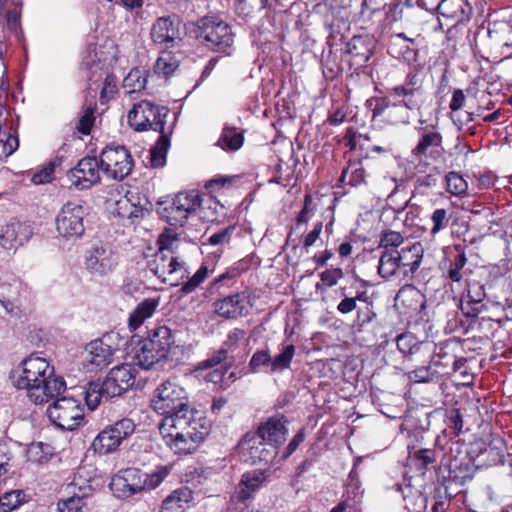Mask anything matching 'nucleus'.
I'll use <instances>...</instances> for the list:
<instances>
[{
    "label": "nucleus",
    "mask_w": 512,
    "mask_h": 512,
    "mask_svg": "<svg viewBox=\"0 0 512 512\" xmlns=\"http://www.w3.org/2000/svg\"><path fill=\"white\" fill-rule=\"evenodd\" d=\"M151 404L157 413L164 416L159 432L175 454L194 452L210 433V421L190 407L185 389L176 382L160 384L154 391Z\"/></svg>",
    "instance_id": "1"
},
{
    "label": "nucleus",
    "mask_w": 512,
    "mask_h": 512,
    "mask_svg": "<svg viewBox=\"0 0 512 512\" xmlns=\"http://www.w3.org/2000/svg\"><path fill=\"white\" fill-rule=\"evenodd\" d=\"M10 378L13 385L25 390L35 404L47 403L66 389V382L55 374L54 366L47 359L33 354L11 372Z\"/></svg>",
    "instance_id": "2"
},
{
    "label": "nucleus",
    "mask_w": 512,
    "mask_h": 512,
    "mask_svg": "<svg viewBox=\"0 0 512 512\" xmlns=\"http://www.w3.org/2000/svg\"><path fill=\"white\" fill-rule=\"evenodd\" d=\"M283 417H270L261 423L255 433H247L238 447L246 460L252 464L269 463L278 454L279 447L285 442L288 429Z\"/></svg>",
    "instance_id": "3"
},
{
    "label": "nucleus",
    "mask_w": 512,
    "mask_h": 512,
    "mask_svg": "<svg viewBox=\"0 0 512 512\" xmlns=\"http://www.w3.org/2000/svg\"><path fill=\"white\" fill-rule=\"evenodd\" d=\"M169 473L170 467L166 465L156 467L151 473L128 468L112 478L110 487L118 497H129L157 488Z\"/></svg>",
    "instance_id": "4"
},
{
    "label": "nucleus",
    "mask_w": 512,
    "mask_h": 512,
    "mask_svg": "<svg viewBox=\"0 0 512 512\" xmlns=\"http://www.w3.org/2000/svg\"><path fill=\"white\" fill-rule=\"evenodd\" d=\"M419 246L413 245L408 249L383 250L378 261V274L385 280L405 277L414 273L421 264Z\"/></svg>",
    "instance_id": "5"
},
{
    "label": "nucleus",
    "mask_w": 512,
    "mask_h": 512,
    "mask_svg": "<svg viewBox=\"0 0 512 512\" xmlns=\"http://www.w3.org/2000/svg\"><path fill=\"white\" fill-rule=\"evenodd\" d=\"M174 343V336L169 327L161 325L153 328L136 354L138 365L144 369H150L167 358Z\"/></svg>",
    "instance_id": "6"
},
{
    "label": "nucleus",
    "mask_w": 512,
    "mask_h": 512,
    "mask_svg": "<svg viewBox=\"0 0 512 512\" xmlns=\"http://www.w3.org/2000/svg\"><path fill=\"white\" fill-rule=\"evenodd\" d=\"M202 199L198 190L177 193L171 201L160 204L158 214L171 226H184L189 217L201 208Z\"/></svg>",
    "instance_id": "7"
},
{
    "label": "nucleus",
    "mask_w": 512,
    "mask_h": 512,
    "mask_svg": "<svg viewBox=\"0 0 512 512\" xmlns=\"http://www.w3.org/2000/svg\"><path fill=\"white\" fill-rule=\"evenodd\" d=\"M147 269L163 283L171 286L179 285L189 275L186 263L178 255L162 251L152 255L147 261Z\"/></svg>",
    "instance_id": "8"
},
{
    "label": "nucleus",
    "mask_w": 512,
    "mask_h": 512,
    "mask_svg": "<svg viewBox=\"0 0 512 512\" xmlns=\"http://www.w3.org/2000/svg\"><path fill=\"white\" fill-rule=\"evenodd\" d=\"M168 114L169 109L167 107L142 100L134 104L132 110L128 113V122L138 132L153 130L164 133L165 119Z\"/></svg>",
    "instance_id": "9"
},
{
    "label": "nucleus",
    "mask_w": 512,
    "mask_h": 512,
    "mask_svg": "<svg viewBox=\"0 0 512 512\" xmlns=\"http://www.w3.org/2000/svg\"><path fill=\"white\" fill-rule=\"evenodd\" d=\"M47 415L58 428L72 431L84 421V411L80 403L72 397H61L50 405Z\"/></svg>",
    "instance_id": "10"
},
{
    "label": "nucleus",
    "mask_w": 512,
    "mask_h": 512,
    "mask_svg": "<svg viewBox=\"0 0 512 512\" xmlns=\"http://www.w3.org/2000/svg\"><path fill=\"white\" fill-rule=\"evenodd\" d=\"M99 161L103 173L108 178L119 181L126 178L134 166L130 152L122 145L105 147L100 154Z\"/></svg>",
    "instance_id": "11"
},
{
    "label": "nucleus",
    "mask_w": 512,
    "mask_h": 512,
    "mask_svg": "<svg viewBox=\"0 0 512 512\" xmlns=\"http://www.w3.org/2000/svg\"><path fill=\"white\" fill-rule=\"evenodd\" d=\"M86 211L78 202L69 201L64 204L56 216V230L58 234L67 240L80 238L84 231V217Z\"/></svg>",
    "instance_id": "12"
},
{
    "label": "nucleus",
    "mask_w": 512,
    "mask_h": 512,
    "mask_svg": "<svg viewBox=\"0 0 512 512\" xmlns=\"http://www.w3.org/2000/svg\"><path fill=\"white\" fill-rule=\"evenodd\" d=\"M199 28L198 39L202 44L213 51L229 54L227 50L234 42V35L227 23L204 19Z\"/></svg>",
    "instance_id": "13"
},
{
    "label": "nucleus",
    "mask_w": 512,
    "mask_h": 512,
    "mask_svg": "<svg viewBox=\"0 0 512 512\" xmlns=\"http://www.w3.org/2000/svg\"><path fill=\"white\" fill-rule=\"evenodd\" d=\"M439 25L442 28V19L446 24L454 27L467 24L473 14V8L468 0H441L437 5Z\"/></svg>",
    "instance_id": "14"
},
{
    "label": "nucleus",
    "mask_w": 512,
    "mask_h": 512,
    "mask_svg": "<svg viewBox=\"0 0 512 512\" xmlns=\"http://www.w3.org/2000/svg\"><path fill=\"white\" fill-rule=\"evenodd\" d=\"M100 161L95 157H85L72 168L67 178L79 190L88 189L100 181Z\"/></svg>",
    "instance_id": "15"
},
{
    "label": "nucleus",
    "mask_w": 512,
    "mask_h": 512,
    "mask_svg": "<svg viewBox=\"0 0 512 512\" xmlns=\"http://www.w3.org/2000/svg\"><path fill=\"white\" fill-rule=\"evenodd\" d=\"M152 41L164 48L174 47L180 41V21L177 16L159 17L150 31Z\"/></svg>",
    "instance_id": "16"
},
{
    "label": "nucleus",
    "mask_w": 512,
    "mask_h": 512,
    "mask_svg": "<svg viewBox=\"0 0 512 512\" xmlns=\"http://www.w3.org/2000/svg\"><path fill=\"white\" fill-rule=\"evenodd\" d=\"M252 306L248 291L237 292L213 303L215 313L225 319H237L246 315Z\"/></svg>",
    "instance_id": "17"
},
{
    "label": "nucleus",
    "mask_w": 512,
    "mask_h": 512,
    "mask_svg": "<svg viewBox=\"0 0 512 512\" xmlns=\"http://www.w3.org/2000/svg\"><path fill=\"white\" fill-rule=\"evenodd\" d=\"M391 95L402 98V102L410 110L419 109L424 91L422 88V80L415 71L409 72L401 85L394 86L390 90Z\"/></svg>",
    "instance_id": "18"
},
{
    "label": "nucleus",
    "mask_w": 512,
    "mask_h": 512,
    "mask_svg": "<svg viewBox=\"0 0 512 512\" xmlns=\"http://www.w3.org/2000/svg\"><path fill=\"white\" fill-rule=\"evenodd\" d=\"M117 264V257L112 249L105 245H94L86 254V268L94 275H107Z\"/></svg>",
    "instance_id": "19"
},
{
    "label": "nucleus",
    "mask_w": 512,
    "mask_h": 512,
    "mask_svg": "<svg viewBox=\"0 0 512 512\" xmlns=\"http://www.w3.org/2000/svg\"><path fill=\"white\" fill-rule=\"evenodd\" d=\"M135 369L129 364H122L110 370L103 380L106 394L110 397L120 396L133 386Z\"/></svg>",
    "instance_id": "20"
},
{
    "label": "nucleus",
    "mask_w": 512,
    "mask_h": 512,
    "mask_svg": "<svg viewBox=\"0 0 512 512\" xmlns=\"http://www.w3.org/2000/svg\"><path fill=\"white\" fill-rule=\"evenodd\" d=\"M33 235V229L30 224L14 221L0 231V246L5 250H17L29 241Z\"/></svg>",
    "instance_id": "21"
},
{
    "label": "nucleus",
    "mask_w": 512,
    "mask_h": 512,
    "mask_svg": "<svg viewBox=\"0 0 512 512\" xmlns=\"http://www.w3.org/2000/svg\"><path fill=\"white\" fill-rule=\"evenodd\" d=\"M388 53L399 60L411 64L417 60L418 49L415 40L404 33L392 34L388 41Z\"/></svg>",
    "instance_id": "22"
},
{
    "label": "nucleus",
    "mask_w": 512,
    "mask_h": 512,
    "mask_svg": "<svg viewBox=\"0 0 512 512\" xmlns=\"http://www.w3.org/2000/svg\"><path fill=\"white\" fill-rule=\"evenodd\" d=\"M110 336L91 341L87 347L86 361L96 368L102 369L113 361L114 349L107 343Z\"/></svg>",
    "instance_id": "23"
},
{
    "label": "nucleus",
    "mask_w": 512,
    "mask_h": 512,
    "mask_svg": "<svg viewBox=\"0 0 512 512\" xmlns=\"http://www.w3.org/2000/svg\"><path fill=\"white\" fill-rule=\"evenodd\" d=\"M398 350L410 360L413 357H426L427 360L432 357V345L430 343L418 342L410 333H404L396 338Z\"/></svg>",
    "instance_id": "24"
},
{
    "label": "nucleus",
    "mask_w": 512,
    "mask_h": 512,
    "mask_svg": "<svg viewBox=\"0 0 512 512\" xmlns=\"http://www.w3.org/2000/svg\"><path fill=\"white\" fill-rule=\"evenodd\" d=\"M161 303V296L155 295L143 299L134 310L130 313L128 318V326L131 331L139 328L146 319L151 318L156 312Z\"/></svg>",
    "instance_id": "25"
},
{
    "label": "nucleus",
    "mask_w": 512,
    "mask_h": 512,
    "mask_svg": "<svg viewBox=\"0 0 512 512\" xmlns=\"http://www.w3.org/2000/svg\"><path fill=\"white\" fill-rule=\"evenodd\" d=\"M396 306L407 312H420L425 307V296L413 285L403 286L395 297Z\"/></svg>",
    "instance_id": "26"
},
{
    "label": "nucleus",
    "mask_w": 512,
    "mask_h": 512,
    "mask_svg": "<svg viewBox=\"0 0 512 512\" xmlns=\"http://www.w3.org/2000/svg\"><path fill=\"white\" fill-rule=\"evenodd\" d=\"M193 500V493L188 487L173 491L162 502L161 512H184Z\"/></svg>",
    "instance_id": "27"
},
{
    "label": "nucleus",
    "mask_w": 512,
    "mask_h": 512,
    "mask_svg": "<svg viewBox=\"0 0 512 512\" xmlns=\"http://www.w3.org/2000/svg\"><path fill=\"white\" fill-rule=\"evenodd\" d=\"M410 111V108L400 100L399 103L387 104L384 107L377 105L373 116L384 114L391 124H406L410 120Z\"/></svg>",
    "instance_id": "28"
},
{
    "label": "nucleus",
    "mask_w": 512,
    "mask_h": 512,
    "mask_svg": "<svg viewBox=\"0 0 512 512\" xmlns=\"http://www.w3.org/2000/svg\"><path fill=\"white\" fill-rule=\"evenodd\" d=\"M345 51L350 55V61L357 66H362L367 63L371 56V50L368 47L367 40L361 36L353 37L346 44Z\"/></svg>",
    "instance_id": "29"
},
{
    "label": "nucleus",
    "mask_w": 512,
    "mask_h": 512,
    "mask_svg": "<svg viewBox=\"0 0 512 512\" xmlns=\"http://www.w3.org/2000/svg\"><path fill=\"white\" fill-rule=\"evenodd\" d=\"M442 140V135L434 127H425L422 129L421 138L412 153L417 157L426 156L430 148L441 147Z\"/></svg>",
    "instance_id": "30"
},
{
    "label": "nucleus",
    "mask_w": 512,
    "mask_h": 512,
    "mask_svg": "<svg viewBox=\"0 0 512 512\" xmlns=\"http://www.w3.org/2000/svg\"><path fill=\"white\" fill-rule=\"evenodd\" d=\"M267 480L265 471L253 470L242 475L239 495L242 499L249 498L250 494L259 489Z\"/></svg>",
    "instance_id": "31"
},
{
    "label": "nucleus",
    "mask_w": 512,
    "mask_h": 512,
    "mask_svg": "<svg viewBox=\"0 0 512 512\" xmlns=\"http://www.w3.org/2000/svg\"><path fill=\"white\" fill-rule=\"evenodd\" d=\"M120 445L118 438L110 431L108 426L100 431L92 442L94 451L101 455L114 452Z\"/></svg>",
    "instance_id": "32"
},
{
    "label": "nucleus",
    "mask_w": 512,
    "mask_h": 512,
    "mask_svg": "<svg viewBox=\"0 0 512 512\" xmlns=\"http://www.w3.org/2000/svg\"><path fill=\"white\" fill-rule=\"evenodd\" d=\"M244 142L243 132L235 127H225L217 141V145L223 150L237 151Z\"/></svg>",
    "instance_id": "33"
},
{
    "label": "nucleus",
    "mask_w": 512,
    "mask_h": 512,
    "mask_svg": "<svg viewBox=\"0 0 512 512\" xmlns=\"http://www.w3.org/2000/svg\"><path fill=\"white\" fill-rule=\"evenodd\" d=\"M399 491L402 492L405 508L410 512H423L425 508V498L419 490H412L410 485H397Z\"/></svg>",
    "instance_id": "34"
},
{
    "label": "nucleus",
    "mask_w": 512,
    "mask_h": 512,
    "mask_svg": "<svg viewBox=\"0 0 512 512\" xmlns=\"http://www.w3.org/2000/svg\"><path fill=\"white\" fill-rule=\"evenodd\" d=\"M169 147V138L161 133L155 145L150 149V164L154 168L163 167L166 164V155Z\"/></svg>",
    "instance_id": "35"
},
{
    "label": "nucleus",
    "mask_w": 512,
    "mask_h": 512,
    "mask_svg": "<svg viewBox=\"0 0 512 512\" xmlns=\"http://www.w3.org/2000/svg\"><path fill=\"white\" fill-rule=\"evenodd\" d=\"M111 397L106 394L104 382H91L88 384L85 391V401L87 406L94 410L98 407L102 399H110Z\"/></svg>",
    "instance_id": "36"
},
{
    "label": "nucleus",
    "mask_w": 512,
    "mask_h": 512,
    "mask_svg": "<svg viewBox=\"0 0 512 512\" xmlns=\"http://www.w3.org/2000/svg\"><path fill=\"white\" fill-rule=\"evenodd\" d=\"M295 350L296 348L293 344L283 345L281 351L272 358V373L289 369L295 355Z\"/></svg>",
    "instance_id": "37"
},
{
    "label": "nucleus",
    "mask_w": 512,
    "mask_h": 512,
    "mask_svg": "<svg viewBox=\"0 0 512 512\" xmlns=\"http://www.w3.org/2000/svg\"><path fill=\"white\" fill-rule=\"evenodd\" d=\"M178 66L179 62L174 55L170 52H163L154 65V72L159 76L168 78L176 71Z\"/></svg>",
    "instance_id": "38"
},
{
    "label": "nucleus",
    "mask_w": 512,
    "mask_h": 512,
    "mask_svg": "<svg viewBox=\"0 0 512 512\" xmlns=\"http://www.w3.org/2000/svg\"><path fill=\"white\" fill-rule=\"evenodd\" d=\"M146 71L140 68L132 69L123 80V88L131 94L145 88Z\"/></svg>",
    "instance_id": "39"
},
{
    "label": "nucleus",
    "mask_w": 512,
    "mask_h": 512,
    "mask_svg": "<svg viewBox=\"0 0 512 512\" xmlns=\"http://www.w3.org/2000/svg\"><path fill=\"white\" fill-rule=\"evenodd\" d=\"M340 181L352 187L360 186L365 182V171L359 163H350L348 167L343 170Z\"/></svg>",
    "instance_id": "40"
},
{
    "label": "nucleus",
    "mask_w": 512,
    "mask_h": 512,
    "mask_svg": "<svg viewBox=\"0 0 512 512\" xmlns=\"http://www.w3.org/2000/svg\"><path fill=\"white\" fill-rule=\"evenodd\" d=\"M22 490H10L0 494V512H11L25 502Z\"/></svg>",
    "instance_id": "41"
},
{
    "label": "nucleus",
    "mask_w": 512,
    "mask_h": 512,
    "mask_svg": "<svg viewBox=\"0 0 512 512\" xmlns=\"http://www.w3.org/2000/svg\"><path fill=\"white\" fill-rule=\"evenodd\" d=\"M446 190L454 196H463L468 189V183L457 172H449L445 176Z\"/></svg>",
    "instance_id": "42"
},
{
    "label": "nucleus",
    "mask_w": 512,
    "mask_h": 512,
    "mask_svg": "<svg viewBox=\"0 0 512 512\" xmlns=\"http://www.w3.org/2000/svg\"><path fill=\"white\" fill-rule=\"evenodd\" d=\"M158 250L177 255L179 246L178 235L172 229H165L157 240Z\"/></svg>",
    "instance_id": "43"
},
{
    "label": "nucleus",
    "mask_w": 512,
    "mask_h": 512,
    "mask_svg": "<svg viewBox=\"0 0 512 512\" xmlns=\"http://www.w3.org/2000/svg\"><path fill=\"white\" fill-rule=\"evenodd\" d=\"M415 361H420L424 363V365L410 371L408 378L414 382H428L432 380L436 372L431 369V358L428 361L426 357L419 356L415 358Z\"/></svg>",
    "instance_id": "44"
},
{
    "label": "nucleus",
    "mask_w": 512,
    "mask_h": 512,
    "mask_svg": "<svg viewBox=\"0 0 512 512\" xmlns=\"http://www.w3.org/2000/svg\"><path fill=\"white\" fill-rule=\"evenodd\" d=\"M108 428L115 434L120 443L129 438L135 431L136 425L130 418H122L115 423L108 425Z\"/></svg>",
    "instance_id": "45"
},
{
    "label": "nucleus",
    "mask_w": 512,
    "mask_h": 512,
    "mask_svg": "<svg viewBox=\"0 0 512 512\" xmlns=\"http://www.w3.org/2000/svg\"><path fill=\"white\" fill-rule=\"evenodd\" d=\"M250 371L258 373L264 368H269L272 373V357L268 350H257L251 357L249 362Z\"/></svg>",
    "instance_id": "46"
},
{
    "label": "nucleus",
    "mask_w": 512,
    "mask_h": 512,
    "mask_svg": "<svg viewBox=\"0 0 512 512\" xmlns=\"http://www.w3.org/2000/svg\"><path fill=\"white\" fill-rule=\"evenodd\" d=\"M213 271L207 265H202L190 279L183 283L181 292L184 294L193 292Z\"/></svg>",
    "instance_id": "47"
},
{
    "label": "nucleus",
    "mask_w": 512,
    "mask_h": 512,
    "mask_svg": "<svg viewBox=\"0 0 512 512\" xmlns=\"http://www.w3.org/2000/svg\"><path fill=\"white\" fill-rule=\"evenodd\" d=\"M213 271L207 265H202L190 279L183 283L181 292L184 294L193 292Z\"/></svg>",
    "instance_id": "48"
},
{
    "label": "nucleus",
    "mask_w": 512,
    "mask_h": 512,
    "mask_svg": "<svg viewBox=\"0 0 512 512\" xmlns=\"http://www.w3.org/2000/svg\"><path fill=\"white\" fill-rule=\"evenodd\" d=\"M59 512H87V504L84 497L72 496L60 500L57 504Z\"/></svg>",
    "instance_id": "49"
},
{
    "label": "nucleus",
    "mask_w": 512,
    "mask_h": 512,
    "mask_svg": "<svg viewBox=\"0 0 512 512\" xmlns=\"http://www.w3.org/2000/svg\"><path fill=\"white\" fill-rule=\"evenodd\" d=\"M467 263L466 255L458 253L453 260L450 261V266L447 271V275L453 282H460L463 278V268Z\"/></svg>",
    "instance_id": "50"
},
{
    "label": "nucleus",
    "mask_w": 512,
    "mask_h": 512,
    "mask_svg": "<svg viewBox=\"0 0 512 512\" xmlns=\"http://www.w3.org/2000/svg\"><path fill=\"white\" fill-rule=\"evenodd\" d=\"M57 161H50L43 165L38 171H36L31 178V181L36 185L46 184L53 180L55 167Z\"/></svg>",
    "instance_id": "51"
},
{
    "label": "nucleus",
    "mask_w": 512,
    "mask_h": 512,
    "mask_svg": "<svg viewBox=\"0 0 512 512\" xmlns=\"http://www.w3.org/2000/svg\"><path fill=\"white\" fill-rule=\"evenodd\" d=\"M450 217L448 211L444 208L436 209L431 215L432 227L430 233L436 235L440 231L448 227Z\"/></svg>",
    "instance_id": "52"
},
{
    "label": "nucleus",
    "mask_w": 512,
    "mask_h": 512,
    "mask_svg": "<svg viewBox=\"0 0 512 512\" xmlns=\"http://www.w3.org/2000/svg\"><path fill=\"white\" fill-rule=\"evenodd\" d=\"M487 309L488 307L486 304L479 302H477V304L470 303V300L467 299H462L460 303V310L462 314L472 321L476 320L479 314Z\"/></svg>",
    "instance_id": "53"
},
{
    "label": "nucleus",
    "mask_w": 512,
    "mask_h": 512,
    "mask_svg": "<svg viewBox=\"0 0 512 512\" xmlns=\"http://www.w3.org/2000/svg\"><path fill=\"white\" fill-rule=\"evenodd\" d=\"M247 340V333L241 328H234L227 334L226 340L224 341L225 349L234 351L241 343Z\"/></svg>",
    "instance_id": "54"
},
{
    "label": "nucleus",
    "mask_w": 512,
    "mask_h": 512,
    "mask_svg": "<svg viewBox=\"0 0 512 512\" xmlns=\"http://www.w3.org/2000/svg\"><path fill=\"white\" fill-rule=\"evenodd\" d=\"M267 0H235V8L241 15H248L254 10H263Z\"/></svg>",
    "instance_id": "55"
},
{
    "label": "nucleus",
    "mask_w": 512,
    "mask_h": 512,
    "mask_svg": "<svg viewBox=\"0 0 512 512\" xmlns=\"http://www.w3.org/2000/svg\"><path fill=\"white\" fill-rule=\"evenodd\" d=\"M18 138L6 132H0V157H8L18 147Z\"/></svg>",
    "instance_id": "56"
},
{
    "label": "nucleus",
    "mask_w": 512,
    "mask_h": 512,
    "mask_svg": "<svg viewBox=\"0 0 512 512\" xmlns=\"http://www.w3.org/2000/svg\"><path fill=\"white\" fill-rule=\"evenodd\" d=\"M316 210V204L311 195L306 194L304 196V205L299 214L296 217L297 225L307 224L308 221L313 217Z\"/></svg>",
    "instance_id": "57"
},
{
    "label": "nucleus",
    "mask_w": 512,
    "mask_h": 512,
    "mask_svg": "<svg viewBox=\"0 0 512 512\" xmlns=\"http://www.w3.org/2000/svg\"><path fill=\"white\" fill-rule=\"evenodd\" d=\"M403 243V236L396 231H385L380 238V247L384 250L396 249Z\"/></svg>",
    "instance_id": "58"
},
{
    "label": "nucleus",
    "mask_w": 512,
    "mask_h": 512,
    "mask_svg": "<svg viewBox=\"0 0 512 512\" xmlns=\"http://www.w3.org/2000/svg\"><path fill=\"white\" fill-rule=\"evenodd\" d=\"M94 120V107L89 105L82 111L77 127L78 131L84 135H88L91 131Z\"/></svg>",
    "instance_id": "59"
},
{
    "label": "nucleus",
    "mask_w": 512,
    "mask_h": 512,
    "mask_svg": "<svg viewBox=\"0 0 512 512\" xmlns=\"http://www.w3.org/2000/svg\"><path fill=\"white\" fill-rule=\"evenodd\" d=\"M485 297L486 292L483 284L477 281L469 283L467 295L465 296L464 299L470 300V303L477 304V302L483 303Z\"/></svg>",
    "instance_id": "60"
},
{
    "label": "nucleus",
    "mask_w": 512,
    "mask_h": 512,
    "mask_svg": "<svg viewBox=\"0 0 512 512\" xmlns=\"http://www.w3.org/2000/svg\"><path fill=\"white\" fill-rule=\"evenodd\" d=\"M437 184V177L433 174H426L416 178L414 182L415 190L419 194H427L429 190Z\"/></svg>",
    "instance_id": "61"
},
{
    "label": "nucleus",
    "mask_w": 512,
    "mask_h": 512,
    "mask_svg": "<svg viewBox=\"0 0 512 512\" xmlns=\"http://www.w3.org/2000/svg\"><path fill=\"white\" fill-rule=\"evenodd\" d=\"M414 459L418 462L419 468L425 470L435 462L436 453L432 449H420L414 453Z\"/></svg>",
    "instance_id": "62"
},
{
    "label": "nucleus",
    "mask_w": 512,
    "mask_h": 512,
    "mask_svg": "<svg viewBox=\"0 0 512 512\" xmlns=\"http://www.w3.org/2000/svg\"><path fill=\"white\" fill-rule=\"evenodd\" d=\"M117 92V79L114 75L109 74L106 76L103 88L101 91L100 99L102 102L108 101Z\"/></svg>",
    "instance_id": "63"
},
{
    "label": "nucleus",
    "mask_w": 512,
    "mask_h": 512,
    "mask_svg": "<svg viewBox=\"0 0 512 512\" xmlns=\"http://www.w3.org/2000/svg\"><path fill=\"white\" fill-rule=\"evenodd\" d=\"M449 434L453 436L459 435L463 428V420L458 409L452 410L448 416Z\"/></svg>",
    "instance_id": "64"
}]
</instances>
